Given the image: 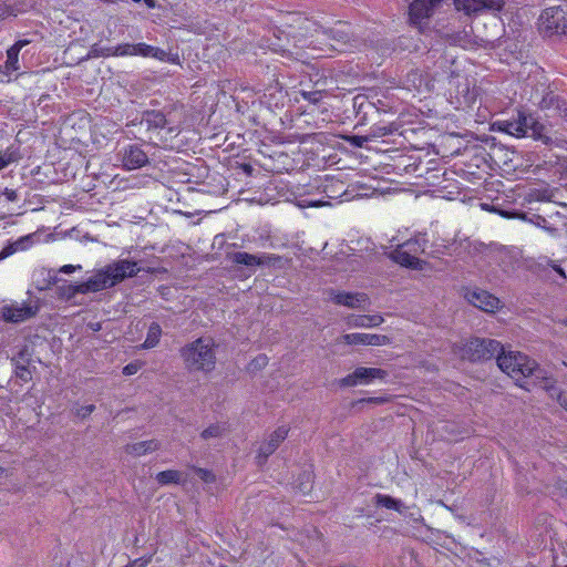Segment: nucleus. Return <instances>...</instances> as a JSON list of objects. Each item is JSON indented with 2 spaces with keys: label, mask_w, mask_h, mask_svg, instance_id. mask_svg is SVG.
I'll use <instances>...</instances> for the list:
<instances>
[{
  "label": "nucleus",
  "mask_w": 567,
  "mask_h": 567,
  "mask_svg": "<svg viewBox=\"0 0 567 567\" xmlns=\"http://www.w3.org/2000/svg\"><path fill=\"white\" fill-rule=\"evenodd\" d=\"M140 271L141 267L136 261L118 259L96 270L86 281L75 285L73 291L82 295L102 291L136 276Z\"/></svg>",
  "instance_id": "1"
},
{
  "label": "nucleus",
  "mask_w": 567,
  "mask_h": 567,
  "mask_svg": "<svg viewBox=\"0 0 567 567\" xmlns=\"http://www.w3.org/2000/svg\"><path fill=\"white\" fill-rule=\"evenodd\" d=\"M181 357L189 371L209 373L216 367L215 343L210 338H198L181 350Z\"/></svg>",
  "instance_id": "2"
},
{
  "label": "nucleus",
  "mask_w": 567,
  "mask_h": 567,
  "mask_svg": "<svg viewBox=\"0 0 567 567\" xmlns=\"http://www.w3.org/2000/svg\"><path fill=\"white\" fill-rule=\"evenodd\" d=\"M493 130L506 133L515 137L530 136L534 140L549 142L546 127L538 123L532 115L518 113L516 118L501 120L493 123Z\"/></svg>",
  "instance_id": "3"
},
{
  "label": "nucleus",
  "mask_w": 567,
  "mask_h": 567,
  "mask_svg": "<svg viewBox=\"0 0 567 567\" xmlns=\"http://www.w3.org/2000/svg\"><path fill=\"white\" fill-rule=\"evenodd\" d=\"M498 368L516 382L527 378H540L542 371L537 363L524 353L517 351H502L497 357Z\"/></svg>",
  "instance_id": "4"
},
{
  "label": "nucleus",
  "mask_w": 567,
  "mask_h": 567,
  "mask_svg": "<svg viewBox=\"0 0 567 567\" xmlns=\"http://www.w3.org/2000/svg\"><path fill=\"white\" fill-rule=\"evenodd\" d=\"M106 56H142L152 58L159 62L179 64L181 60L177 53L167 52L158 47L150 45L144 42L121 43L106 49Z\"/></svg>",
  "instance_id": "5"
},
{
  "label": "nucleus",
  "mask_w": 567,
  "mask_h": 567,
  "mask_svg": "<svg viewBox=\"0 0 567 567\" xmlns=\"http://www.w3.org/2000/svg\"><path fill=\"white\" fill-rule=\"evenodd\" d=\"M424 247L425 240L423 238L409 239L398 245L391 252V258L403 267L422 270L424 261L420 260L416 255L424 251Z\"/></svg>",
  "instance_id": "6"
},
{
  "label": "nucleus",
  "mask_w": 567,
  "mask_h": 567,
  "mask_svg": "<svg viewBox=\"0 0 567 567\" xmlns=\"http://www.w3.org/2000/svg\"><path fill=\"white\" fill-rule=\"evenodd\" d=\"M504 351L499 341L494 339H475L468 344V358L472 361L489 360Z\"/></svg>",
  "instance_id": "7"
},
{
  "label": "nucleus",
  "mask_w": 567,
  "mask_h": 567,
  "mask_svg": "<svg viewBox=\"0 0 567 567\" xmlns=\"http://www.w3.org/2000/svg\"><path fill=\"white\" fill-rule=\"evenodd\" d=\"M464 298L472 306L488 313H494L503 307L502 301L496 296L478 288L466 290Z\"/></svg>",
  "instance_id": "8"
},
{
  "label": "nucleus",
  "mask_w": 567,
  "mask_h": 567,
  "mask_svg": "<svg viewBox=\"0 0 567 567\" xmlns=\"http://www.w3.org/2000/svg\"><path fill=\"white\" fill-rule=\"evenodd\" d=\"M505 6V0H454L457 11L466 16H476L485 11L499 12Z\"/></svg>",
  "instance_id": "9"
},
{
  "label": "nucleus",
  "mask_w": 567,
  "mask_h": 567,
  "mask_svg": "<svg viewBox=\"0 0 567 567\" xmlns=\"http://www.w3.org/2000/svg\"><path fill=\"white\" fill-rule=\"evenodd\" d=\"M538 22L545 33H567L565 12L558 7L545 9L539 16Z\"/></svg>",
  "instance_id": "10"
},
{
  "label": "nucleus",
  "mask_w": 567,
  "mask_h": 567,
  "mask_svg": "<svg viewBox=\"0 0 567 567\" xmlns=\"http://www.w3.org/2000/svg\"><path fill=\"white\" fill-rule=\"evenodd\" d=\"M388 372L379 368H357L352 373L348 374L341 380L344 386H355L360 384H370L375 379H385Z\"/></svg>",
  "instance_id": "11"
},
{
  "label": "nucleus",
  "mask_w": 567,
  "mask_h": 567,
  "mask_svg": "<svg viewBox=\"0 0 567 567\" xmlns=\"http://www.w3.org/2000/svg\"><path fill=\"white\" fill-rule=\"evenodd\" d=\"M289 427L281 425L277 427L264 442L260 443L257 451L258 464L266 462L267 457L271 455L278 446L287 439Z\"/></svg>",
  "instance_id": "12"
},
{
  "label": "nucleus",
  "mask_w": 567,
  "mask_h": 567,
  "mask_svg": "<svg viewBox=\"0 0 567 567\" xmlns=\"http://www.w3.org/2000/svg\"><path fill=\"white\" fill-rule=\"evenodd\" d=\"M120 158L123 168L133 171L145 166L148 163V156L137 145H127L123 147L120 153Z\"/></svg>",
  "instance_id": "13"
},
{
  "label": "nucleus",
  "mask_w": 567,
  "mask_h": 567,
  "mask_svg": "<svg viewBox=\"0 0 567 567\" xmlns=\"http://www.w3.org/2000/svg\"><path fill=\"white\" fill-rule=\"evenodd\" d=\"M2 318L10 322H21L32 318L38 312V307L29 303H13L2 308Z\"/></svg>",
  "instance_id": "14"
},
{
  "label": "nucleus",
  "mask_w": 567,
  "mask_h": 567,
  "mask_svg": "<svg viewBox=\"0 0 567 567\" xmlns=\"http://www.w3.org/2000/svg\"><path fill=\"white\" fill-rule=\"evenodd\" d=\"M330 300L336 305L351 309H364L370 303L369 297L362 292H333L330 296Z\"/></svg>",
  "instance_id": "15"
},
{
  "label": "nucleus",
  "mask_w": 567,
  "mask_h": 567,
  "mask_svg": "<svg viewBox=\"0 0 567 567\" xmlns=\"http://www.w3.org/2000/svg\"><path fill=\"white\" fill-rule=\"evenodd\" d=\"M278 260H280V257L268 254L251 255L245 251H238L233 255L234 262L247 267L271 265Z\"/></svg>",
  "instance_id": "16"
},
{
  "label": "nucleus",
  "mask_w": 567,
  "mask_h": 567,
  "mask_svg": "<svg viewBox=\"0 0 567 567\" xmlns=\"http://www.w3.org/2000/svg\"><path fill=\"white\" fill-rule=\"evenodd\" d=\"M442 0H414L410 6L411 20L416 23L429 18Z\"/></svg>",
  "instance_id": "17"
},
{
  "label": "nucleus",
  "mask_w": 567,
  "mask_h": 567,
  "mask_svg": "<svg viewBox=\"0 0 567 567\" xmlns=\"http://www.w3.org/2000/svg\"><path fill=\"white\" fill-rule=\"evenodd\" d=\"M346 321L349 328H373L380 326L384 319L380 315H351Z\"/></svg>",
  "instance_id": "18"
},
{
  "label": "nucleus",
  "mask_w": 567,
  "mask_h": 567,
  "mask_svg": "<svg viewBox=\"0 0 567 567\" xmlns=\"http://www.w3.org/2000/svg\"><path fill=\"white\" fill-rule=\"evenodd\" d=\"M161 443L157 440H147L132 443L125 446V452L132 456H143L157 451Z\"/></svg>",
  "instance_id": "19"
},
{
  "label": "nucleus",
  "mask_w": 567,
  "mask_h": 567,
  "mask_svg": "<svg viewBox=\"0 0 567 567\" xmlns=\"http://www.w3.org/2000/svg\"><path fill=\"white\" fill-rule=\"evenodd\" d=\"M156 481L159 485L181 484L184 482L183 474L176 470H166L156 474Z\"/></svg>",
  "instance_id": "20"
},
{
  "label": "nucleus",
  "mask_w": 567,
  "mask_h": 567,
  "mask_svg": "<svg viewBox=\"0 0 567 567\" xmlns=\"http://www.w3.org/2000/svg\"><path fill=\"white\" fill-rule=\"evenodd\" d=\"M31 244H32L31 235L21 237L20 239L14 241L10 247L6 248L3 251L0 252V260L16 251L24 250V249L29 248L31 246Z\"/></svg>",
  "instance_id": "21"
},
{
  "label": "nucleus",
  "mask_w": 567,
  "mask_h": 567,
  "mask_svg": "<svg viewBox=\"0 0 567 567\" xmlns=\"http://www.w3.org/2000/svg\"><path fill=\"white\" fill-rule=\"evenodd\" d=\"M19 70L18 48H9L7 51V61L3 65L6 74L10 75Z\"/></svg>",
  "instance_id": "22"
},
{
  "label": "nucleus",
  "mask_w": 567,
  "mask_h": 567,
  "mask_svg": "<svg viewBox=\"0 0 567 567\" xmlns=\"http://www.w3.org/2000/svg\"><path fill=\"white\" fill-rule=\"evenodd\" d=\"M375 504L389 509L396 511L399 513H402L403 504L401 501L395 499L389 495L378 494L375 496Z\"/></svg>",
  "instance_id": "23"
},
{
  "label": "nucleus",
  "mask_w": 567,
  "mask_h": 567,
  "mask_svg": "<svg viewBox=\"0 0 567 567\" xmlns=\"http://www.w3.org/2000/svg\"><path fill=\"white\" fill-rule=\"evenodd\" d=\"M162 334V329L157 323H153L147 331L146 339L143 343V348L145 349H152L156 347L159 342Z\"/></svg>",
  "instance_id": "24"
},
{
  "label": "nucleus",
  "mask_w": 567,
  "mask_h": 567,
  "mask_svg": "<svg viewBox=\"0 0 567 567\" xmlns=\"http://www.w3.org/2000/svg\"><path fill=\"white\" fill-rule=\"evenodd\" d=\"M227 429L221 423H214L208 425L200 434L204 440L221 437Z\"/></svg>",
  "instance_id": "25"
},
{
  "label": "nucleus",
  "mask_w": 567,
  "mask_h": 567,
  "mask_svg": "<svg viewBox=\"0 0 567 567\" xmlns=\"http://www.w3.org/2000/svg\"><path fill=\"white\" fill-rule=\"evenodd\" d=\"M367 333H360V332H354V333H347V334H343L340 339H339V342H342L344 344H348V346H365V342H367Z\"/></svg>",
  "instance_id": "26"
},
{
  "label": "nucleus",
  "mask_w": 567,
  "mask_h": 567,
  "mask_svg": "<svg viewBox=\"0 0 567 567\" xmlns=\"http://www.w3.org/2000/svg\"><path fill=\"white\" fill-rule=\"evenodd\" d=\"M367 342L365 346H386L390 344L391 339L388 336L384 334H377V333H367Z\"/></svg>",
  "instance_id": "27"
},
{
  "label": "nucleus",
  "mask_w": 567,
  "mask_h": 567,
  "mask_svg": "<svg viewBox=\"0 0 567 567\" xmlns=\"http://www.w3.org/2000/svg\"><path fill=\"white\" fill-rule=\"evenodd\" d=\"M19 158L18 154L11 150L7 148L6 151L0 153V171L9 166L11 163L17 162Z\"/></svg>",
  "instance_id": "28"
},
{
  "label": "nucleus",
  "mask_w": 567,
  "mask_h": 567,
  "mask_svg": "<svg viewBox=\"0 0 567 567\" xmlns=\"http://www.w3.org/2000/svg\"><path fill=\"white\" fill-rule=\"evenodd\" d=\"M147 122L155 127H163L166 123V118L162 113L153 112L147 115Z\"/></svg>",
  "instance_id": "29"
},
{
  "label": "nucleus",
  "mask_w": 567,
  "mask_h": 567,
  "mask_svg": "<svg viewBox=\"0 0 567 567\" xmlns=\"http://www.w3.org/2000/svg\"><path fill=\"white\" fill-rule=\"evenodd\" d=\"M196 475L203 480L205 483H213L215 481V475L212 471L206 468H195Z\"/></svg>",
  "instance_id": "30"
},
{
  "label": "nucleus",
  "mask_w": 567,
  "mask_h": 567,
  "mask_svg": "<svg viewBox=\"0 0 567 567\" xmlns=\"http://www.w3.org/2000/svg\"><path fill=\"white\" fill-rule=\"evenodd\" d=\"M141 368H142L141 362H138V361L131 362L123 368V374L127 375V377L133 375V374L137 373L141 370Z\"/></svg>",
  "instance_id": "31"
},
{
  "label": "nucleus",
  "mask_w": 567,
  "mask_h": 567,
  "mask_svg": "<svg viewBox=\"0 0 567 567\" xmlns=\"http://www.w3.org/2000/svg\"><path fill=\"white\" fill-rule=\"evenodd\" d=\"M543 379V384H542V388L547 391L551 396H554V392H555V381L549 379V378H546V377H542Z\"/></svg>",
  "instance_id": "32"
},
{
  "label": "nucleus",
  "mask_w": 567,
  "mask_h": 567,
  "mask_svg": "<svg viewBox=\"0 0 567 567\" xmlns=\"http://www.w3.org/2000/svg\"><path fill=\"white\" fill-rule=\"evenodd\" d=\"M95 410L93 404L81 406L76 410V415L81 417H87Z\"/></svg>",
  "instance_id": "33"
},
{
  "label": "nucleus",
  "mask_w": 567,
  "mask_h": 567,
  "mask_svg": "<svg viewBox=\"0 0 567 567\" xmlns=\"http://www.w3.org/2000/svg\"><path fill=\"white\" fill-rule=\"evenodd\" d=\"M302 95L306 100L312 103H318L322 97L321 92H305Z\"/></svg>",
  "instance_id": "34"
},
{
  "label": "nucleus",
  "mask_w": 567,
  "mask_h": 567,
  "mask_svg": "<svg viewBox=\"0 0 567 567\" xmlns=\"http://www.w3.org/2000/svg\"><path fill=\"white\" fill-rule=\"evenodd\" d=\"M150 560H151L150 558H138V559L133 560L125 567H146L148 565Z\"/></svg>",
  "instance_id": "35"
},
{
  "label": "nucleus",
  "mask_w": 567,
  "mask_h": 567,
  "mask_svg": "<svg viewBox=\"0 0 567 567\" xmlns=\"http://www.w3.org/2000/svg\"><path fill=\"white\" fill-rule=\"evenodd\" d=\"M350 141H351V144H352V145H355V146L362 147V146H363V144L368 141V138H367V137H364V136H352V137L350 138Z\"/></svg>",
  "instance_id": "36"
},
{
  "label": "nucleus",
  "mask_w": 567,
  "mask_h": 567,
  "mask_svg": "<svg viewBox=\"0 0 567 567\" xmlns=\"http://www.w3.org/2000/svg\"><path fill=\"white\" fill-rule=\"evenodd\" d=\"M81 265L74 266V265H64L60 268V272L63 274H71L78 269H81Z\"/></svg>",
  "instance_id": "37"
},
{
  "label": "nucleus",
  "mask_w": 567,
  "mask_h": 567,
  "mask_svg": "<svg viewBox=\"0 0 567 567\" xmlns=\"http://www.w3.org/2000/svg\"><path fill=\"white\" fill-rule=\"evenodd\" d=\"M557 401L560 404V406L567 411V393H559L557 396Z\"/></svg>",
  "instance_id": "38"
},
{
  "label": "nucleus",
  "mask_w": 567,
  "mask_h": 567,
  "mask_svg": "<svg viewBox=\"0 0 567 567\" xmlns=\"http://www.w3.org/2000/svg\"><path fill=\"white\" fill-rule=\"evenodd\" d=\"M28 44V41L25 40H20L18 42H16L11 48H18V53L20 52V50L25 45Z\"/></svg>",
  "instance_id": "39"
},
{
  "label": "nucleus",
  "mask_w": 567,
  "mask_h": 567,
  "mask_svg": "<svg viewBox=\"0 0 567 567\" xmlns=\"http://www.w3.org/2000/svg\"><path fill=\"white\" fill-rule=\"evenodd\" d=\"M327 203H323V202H310L308 203V206H311V207H319V206H323L326 205Z\"/></svg>",
  "instance_id": "40"
},
{
  "label": "nucleus",
  "mask_w": 567,
  "mask_h": 567,
  "mask_svg": "<svg viewBox=\"0 0 567 567\" xmlns=\"http://www.w3.org/2000/svg\"><path fill=\"white\" fill-rule=\"evenodd\" d=\"M7 197L10 199V200H14L16 199V193L13 190H7Z\"/></svg>",
  "instance_id": "41"
},
{
  "label": "nucleus",
  "mask_w": 567,
  "mask_h": 567,
  "mask_svg": "<svg viewBox=\"0 0 567 567\" xmlns=\"http://www.w3.org/2000/svg\"><path fill=\"white\" fill-rule=\"evenodd\" d=\"M371 402H375V403H382L384 402V399L382 398H375V399H370Z\"/></svg>",
  "instance_id": "42"
},
{
  "label": "nucleus",
  "mask_w": 567,
  "mask_h": 567,
  "mask_svg": "<svg viewBox=\"0 0 567 567\" xmlns=\"http://www.w3.org/2000/svg\"><path fill=\"white\" fill-rule=\"evenodd\" d=\"M6 476V468H3L2 466H0V478L4 477Z\"/></svg>",
  "instance_id": "43"
},
{
  "label": "nucleus",
  "mask_w": 567,
  "mask_h": 567,
  "mask_svg": "<svg viewBox=\"0 0 567 567\" xmlns=\"http://www.w3.org/2000/svg\"><path fill=\"white\" fill-rule=\"evenodd\" d=\"M502 215L505 217H509V215L507 213H502Z\"/></svg>",
  "instance_id": "44"
}]
</instances>
